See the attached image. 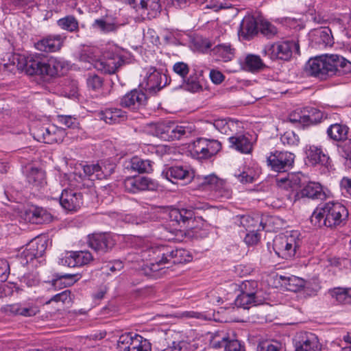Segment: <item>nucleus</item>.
I'll use <instances>...</instances> for the list:
<instances>
[{"mask_svg": "<svg viewBox=\"0 0 351 351\" xmlns=\"http://www.w3.org/2000/svg\"><path fill=\"white\" fill-rule=\"evenodd\" d=\"M307 158L312 165L321 164L326 165L328 163L329 157L323 153L321 148L316 146H310L306 152Z\"/></svg>", "mask_w": 351, "mask_h": 351, "instance_id": "obj_35", "label": "nucleus"}, {"mask_svg": "<svg viewBox=\"0 0 351 351\" xmlns=\"http://www.w3.org/2000/svg\"><path fill=\"white\" fill-rule=\"evenodd\" d=\"M65 63L62 60L51 57L45 61L46 75L55 76L62 73Z\"/></svg>", "mask_w": 351, "mask_h": 351, "instance_id": "obj_41", "label": "nucleus"}, {"mask_svg": "<svg viewBox=\"0 0 351 351\" xmlns=\"http://www.w3.org/2000/svg\"><path fill=\"white\" fill-rule=\"evenodd\" d=\"M66 180L61 181V188L66 186ZM61 192L59 197L62 207L68 211H76L82 204V195L72 189H60L57 190L58 194Z\"/></svg>", "mask_w": 351, "mask_h": 351, "instance_id": "obj_11", "label": "nucleus"}, {"mask_svg": "<svg viewBox=\"0 0 351 351\" xmlns=\"http://www.w3.org/2000/svg\"><path fill=\"white\" fill-rule=\"evenodd\" d=\"M295 198L300 199L307 197L312 199H324L326 195L323 190L322 185L315 182H309L295 194Z\"/></svg>", "mask_w": 351, "mask_h": 351, "instance_id": "obj_24", "label": "nucleus"}, {"mask_svg": "<svg viewBox=\"0 0 351 351\" xmlns=\"http://www.w3.org/2000/svg\"><path fill=\"white\" fill-rule=\"evenodd\" d=\"M213 126L221 134H228L230 131V125H233V122L228 121L226 119H215L213 123Z\"/></svg>", "mask_w": 351, "mask_h": 351, "instance_id": "obj_55", "label": "nucleus"}, {"mask_svg": "<svg viewBox=\"0 0 351 351\" xmlns=\"http://www.w3.org/2000/svg\"><path fill=\"white\" fill-rule=\"evenodd\" d=\"M213 53L223 62L230 61L234 56V49L228 43L217 45L213 49Z\"/></svg>", "mask_w": 351, "mask_h": 351, "instance_id": "obj_36", "label": "nucleus"}, {"mask_svg": "<svg viewBox=\"0 0 351 351\" xmlns=\"http://www.w3.org/2000/svg\"><path fill=\"white\" fill-rule=\"evenodd\" d=\"M242 293L249 295L253 297H258L257 294V282L255 281L243 282L241 286Z\"/></svg>", "mask_w": 351, "mask_h": 351, "instance_id": "obj_54", "label": "nucleus"}, {"mask_svg": "<svg viewBox=\"0 0 351 351\" xmlns=\"http://www.w3.org/2000/svg\"><path fill=\"white\" fill-rule=\"evenodd\" d=\"M142 16L148 19L156 17L161 11L160 0H140L139 4L132 5Z\"/></svg>", "mask_w": 351, "mask_h": 351, "instance_id": "obj_25", "label": "nucleus"}, {"mask_svg": "<svg viewBox=\"0 0 351 351\" xmlns=\"http://www.w3.org/2000/svg\"><path fill=\"white\" fill-rule=\"evenodd\" d=\"M167 246L154 245L149 241H143L140 256L143 261H146V266L152 271H157L165 267Z\"/></svg>", "mask_w": 351, "mask_h": 351, "instance_id": "obj_3", "label": "nucleus"}, {"mask_svg": "<svg viewBox=\"0 0 351 351\" xmlns=\"http://www.w3.org/2000/svg\"><path fill=\"white\" fill-rule=\"evenodd\" d=\"M75 276V275L64 274L59 278L54 280L53 284L56 287L60 285H64V287H69L77 281V280L74 279Z\"/></svg>", "mask_w": 351, "mask_h": 351, "instance_id": "obj_59", "label": "nucleus"}, {"mask_svg": "<svg viewBox=\"0 0 351 351\" xmlns=\"http://www.w3.org/2000/svg\"><path fill=\"white\" fill-rule=\"evenodd\" d=\"M235 305L237 307L243 308L245 309L250 308L251 306H256L261 303V300L258 297H253L241 293L235 299Z\"/></svg>", "mask_w": 351, "mask_h": 351, "instance_id": "obj_44", "label": "nucleus"}, {"mask_svg": "<svg viewBox=\"0 0 351 351\" xmlns=\"http://www.w3.org/2000/svg\"><path fill=\"white\" fill-rule=\"evenodd\" d=\"M119 26L120 25L114 19L108 16L95 19L92 24L94 29L103 34L116 32Z\"/></svg>", "mask_w": 351, "mask_h": 351, "instance_id": "obj_32", "label": "nucleus"}, {"mask_svg": "<svg viewBox=\"0 0 351 351\" xmlns=\"http://www.w3.org/2000/svg\"><path fill=\"white\" fill-rule=\"evenodd\" d=\"M93 261V255L88 251H77L66 253L61 259V263L69 267H74L88 265Z\"/></svg>", "mask_w": 351, "mask_h": 351, "instance_id": "obj_22", "label": "nucleus"}, {"mask_svg": "<svg viewBox=\"0 0 351 351\" xmlns=\"http://www.w3.org/2000/svg\"><path fill=\"white\" fill-rule=\"evenodd\" d=\"M323 112L314 108H304L303 117L306 119V125L316 124L321 121L323 118Z\"/></svg>", "mask_w": 351, "mask_h": 351, "instance_id": "obj_46", "label": "nucleus"}, {"mask_svg": "<svg viewBox=\"0 0 351 351\" xmlns=\"http://www.w3.org/2000/svg\"><path fill=\"white\" fill-rule=\"evenodd\" d=\"M293 53L299 54V44L295 41H280L264 46L263 53L271 60H289Z\"/></svg>", "mask_w": 351, "mask_h": 351, "instance_id": "obj_4", "label": "nucleus"}, {"mask_svg": "<svg viewBox=\"0 0 351 351\" xmlns=\"http://www.w3.org/2000/svg\"><path fill=\"white\" fill-rule=\"evenodd\" d=\"M123 62L121 56L117 53H106L102 58L95 63V68L105 73H114Z\"/></svg>", "mask_w": 351, "mask_h": 351, "instance_id": "obj_21", "label": "nucleus"}, {"mask_svg": "<svg viewBox=\"0 0 351 351\" xmlns=\"http://www.w3.org/2000/svg\"><path fill=\"white\" fill-rule=\"evenodd\" d=\"M138 184L139 191H155L158 188V183L154 180L145 177V176H138Z\"/></svg>", "mask_w": 351, "mask_h": 351, "instance_id": "obj_52", "label": "nucleus"}, {"mask_svg": "<svg viewBox=\"0 0 351 351\" xmlns=\"http://www.w3.org/2000/svg\"><path fill=\"white\" fill-rule=\"evenodd\" d=\"M88 245L98 253H106L114 245L112 237L104 233L93 234L88 237Z\"/></svg>", "mask_w": 351, "mask_h": 351, "instance_id": "obj_20", "label": "nucleus"}, {"mask_svg": "<svg viewBox=\"0 0 351 351\" xmlns=\"http://www.w3.org/2000/svg\"><path fill=\"white\" fill-rule=\"evenodd\" d=\"M193 180L204 190L214 191L219 196L226 199H229L232 196V191L225 182L215 174L197 176L194 175Z\"/></svg>", "mask_w": 351, "mask_h": 351, "instance_id": "obj_7", "label": "nucleus"}, {"mask_svg": "<svg viewBox=\"0 0 351 351\" xmlns=\"http://www.w3.org/2000/svg\"><path fill=\"white\" fill-rule=\"evenodd\" d=\"M97 50L93 48L86 47L83 49L79 54L80 62L88 63L95 67V63L98 61Z\"/></svg>", "mask_w": 351, "mask_h": 351, "instance_id": "obj_48", "label": "nucleus"}, {"mask_svg": "<svg viewBox=\"0 0 351 351\" xmlns=\"http://www.w3.org/2000/svg\"><path fill=\"white\" fill-rule=\"evenodd\" d=\"M311 40L313 47L322 48L331 46L333 43L331 30L327 27L315 29L311 34Z\"/></svg>", "mask_w": 351, "mask_h": 351, "instance_id": "obj_28", "label": "nucleus"}, {"mask_svg": "<svg viewBox=\"0 0 351 351\" xmlns=\"http://www.w3.org/2000/svg\"><path fill=\"white\" fill-rule=\"evenodd\" d=\"M326 227L332 228L341 225L348 217L346 208L339 202H328L324 204Z\"/></svg>", "mask_w": 351, "mask_h": 351, "instance_id": "obj_12", "label": "nucleus"}, {"mask_svg": "<svg viewBox=\"0 0 351 351\" xmlns=\"http://www.w3.org/2000/svg\"><path fill=\"white\" fill-rule=\"evenodd\" d=\"M280 141L284 145L296 146L300 142V138L293 131L289 130L281 136Z\"/></svg>", "mask_w": 351, "mask_h": 351, "instance_id": "obj_53", "label": "nucleus"}, {"mask_svg": "<svg viewBox=\"0 0 351 351\" xmlns=\"http://www.w3.org/2000/svg\"><path fill=\"white\" fill-rule=\"evenodd\" d=\"M167 253L166 254V264H180L189 262L191 260V256L189 252L183 249L173 250L167 246Z\"/></svg>", "mask_w": 351, "mask_h": 351, "instance_id": "obj_31", "label": "nucleus"}, {"mask_svg": "<svg viewBox=\"0 0 351 351\" xmlns=\"http://www.w3.org/2000/svg\"><path fill=\"white\" fill-rule=\"evenodd\" d=\"M234 223L238 226L245 228L246 231L265 228L263 219L258 215L255 216L237 215L234 217Z\"/></svg>", "mask_w": 351, "mask_h": 351, "instance_id": "obj_27", "label": "nucleus"}, {"mask_svg": "<svg viewBox=\"0 0 351 351\" xmlns=\"http://www.w3.org/2000/svg\"><path fill=\"white\" fill-rule=\"evenodd\" d=\"M141 77V86L150 93L160 90L166 84V82H163V78L166 79L165 75H163L154 66L144 68L142 70Z\"/></svg>", "mask_w": 351, "mask_h": 351, "instance_id": "obj_9", "label": "nucleus"}, {"mask_svg": "<svg viewBox=\"0 0 351 351\" xmlns=\"http://www.w3.org/2000/svg\"><path fill=\"white\" fill-rule=\"evenodd\" d=\"M1 311L8 315H19L25 317H34L40 313L38 305L32 301L6 304Z\"/></svg>", "mask_w": 351, "mask_h": 351, "instance_id": "obj_15", "label": "nucleus"}, {"mask_svg": "<svg viewBox=\"0 0 351 351\" xmlns=\"http://www.w3.org/2000/svg\"><path fill=\"white\" fill-rule=\"evenodd\" d=\"M127 168L139 173H150L153 171L152 162L151 160H144L137 156L130 159Z\"/></svg>", "mask_w": 351, "mask_h": 351, "instance_id": "obj_34", "label": "nucleus"}, {"mask_svg": "<svg viewBox=\"0 0 351 351\" xmlns=\"http://www.w3.org/2000/svg\"><path fill=\"white\" fill-rule=\"evenodd\" d=\"M182 86L185 90L191 93H197L202 90V86L196 75H190L187 80H184Z\"/></svg>", "mask_w": 351, "mask_h": 351, "instance_id": "obj_50", "label": "nucleus"}, {"mask_svg": "<svg viewBox=\"0 0 351 351\" xmlns=\"http://www.w3.org/2000/svg\"><path fill=\"white\" fill-rule=\"evenodd\" d=\"M264 67L265 64L258 56L249 54L245 57L243 64L244 69L254 72L259 71Z\"/></svg>", "mask_w": 351, "mask_h": 351, "instance_id": "obj_45", "label": "nucleus"}, {"mask_svg": "<svg viewBox=\"0 0 351 351\" xmlns=\"http://www.w3.org/2000/svg\"><path fill=\"white\" fill-rule=\"evenodd\" d=\"M58 25L62 29L73 32L78 30L79 25L77 19L73 16H66L58 21Z\"/></svg>", "mask_w": 351, "mask_h": 351, "instance_id": "obj_47", "label": "nucleus"}, {"mask_svg": "<svg viewBox=\"0 0 351 351\" xmlns=\"http://www.w3.org/2000/svg\"><path fill=\"white\" fill-rule=\"evenodd\" d=\"M27 180L34 187L39 188L45 183V173L37 168L31 167L27 173Z\"/></svg>", "mask_w": 351, "mask_h": 351, "instance_id": "obj_40", "label": "nucleus"}, {"mask_svg": "<svg viewBox=\"0 0 351 351\" xmlns=\"http://www.w3.org/2000/svg\"><path fill=\"white\" fill-rule=\"evenodd\" d=\"M18 63L16 66L18 69L25 71L29 75H45V61L40 57L35 55H30L27 58L17 55L15 58Z\"/></svg>", "mask_w": 351, "mask_h": 351, "instance_id": "obj_10", "label": "nucleus"}, {"mask_svg": "<svg viewBox=\"0 0 351 351\" xmlns=\"http://www.w3.org/2000/svg\"><path fill=\"white\" fill-rule=\"evenodd\" d=\"M194 213L189 209H173L169 213L171 219L181 225V227H189L185 234L189 238H202L204 234L202 230L197 227H193L194 223Z\"/></svg>", "mask_w": 351, "mask_h": 351, "instance_id": "obj_5", "label": "nucleus"}, {"mask_svg": "<svg viewBox=\"0 0 351 351\" xmlns=\"http://www.w3.org/2000/svg\"><path fill=\"white\" fill-rule=\"evenodd\" d=\"M328 294L338 304H351V288L335 287Z\"/></svg>", "mask_w": 351, "mask_h": 351, "instance_id": "obj_33", "label": "nucleus"}, {"mask_svg": "<svg viewBox=\"0 0 351 351\" xmlns=\"http://www.w3.org/2000/svg\"><path fill=\"white\" fill-rule=\"evenodd\" d=\"M260 29L263 34L268 37L273 36L277 33L276 27L267 21H261Z\"/></svg>", "mask_w": 351, "mask_h": 351, "instance_id": "obj_57", "label": "nucleus"}, {"mask_svg": "<svg viewBox=\"0 0 351 351\" xmlns=\"http://www.w3.org/2000/svg\"><path fill=\"white\" fill-rule=\"evenodd\" d=\"M240 32L245 37L252 36L258 32V23L251 16L244 17L241 23Z\"/></svg>", "mask_w": 351, "mask_h": 351, "instance_id": "obj_38", "label": "nucleus"}, {"mask_svg": "<svg viewBox=\"0 0 351 351\" xmlns=\"http://www.w3.org/2000/svg\"><path fill=\"white\" fill-rule=\"evenodd\" d=\"M300 245L299 233L291 231L277 235L273 240L272 247L279 258L289 260L295 256Z\"/></svg>", "mask_w": 351, "mask_h": 351, "instance_id": "obj_2", "label": "nucleus"}, {"mask_svg": "<svg viewBox=\"0 0 351 351\" xmlns=\"http://www.w3.org/2000/svg\"><path fill=\"white\" fill-rule=\"evenodd\" d=\"M295 351H320L322 346L317 337L306 330L297 332L295 339Z\"/></svg>", "mask_w": 351, "mask_h": 351, "instance_id": "obj_17", "label": "nucleus"}, {"mask_svg": "<svg viewBox=\"0 0 351 351\" xmlns=\"http://www.w3.org/2000/svg\"><path fill=\"white\" fill-rule=\"evenodd\" d=\"M221 149V144L217 140L199 138L192 146V151L199 158H209L217 154Z\"/></svg>", "mask_w": 351, "mask_h": 351, "instance_id": "obj_14", "label": "nucleus"}, {"mask_svg": "<svg viewBox=\"0 0 351 351\" xmlns=\"http://www.w3.org/2000/svg\"><path fill=\"white\" fill-rule=\"evenodd\" d=\"M348 132V128L342 124H332L327 129L328 136L332 140L339 141L346 139Z\"/></svg>", "mask_w": 351, "mask_h": 351, "instance_id": "obj_39", "label": "nucleus"}, {"mask_svg": "<svg viewBox=\"0 0 351 351\" xmlns=\"http://www.w3.org/2000/svg\"><path fill=\"white\" fill-rule=\"evenodd\" d=\"M161 175L171 182L178 180L190 182L194 178V171L186 165H174L166 167Z\"/></svg>", "mask_w": 351, "mask_h": 351, "instance_id": "obj_18", "label": "nucleus"}, {"mask_svg": "<svg viewBox=\"0 0 351 351\" xmlns=\"http://www.w3.org/2000/svg\"><path fill=\"white\" fill-rule=\"evenodd\" d=\"M125 189L130 193H135L139 191L137 177H128L123 182Z\"/></svg>", "mask_w": 351, "mask_h": 351, "instance_id": "obj_60", "label": "nucleus"}, {"mask_svg": "<svg viewBox=\"0 0 351 351\" xmlns=\"http://www.w3.org/2000/svg\"><path fill=\"white\" fill-rule=\"evenodd\" d=\"M333 58L335 59V75H343L351 72V62L344 58L343 56L334 54Z\"/></svg>", "mask_w": 351, "mask_h": 351, "instance_id": "obj_42", "label": "nucleus"}, {"mask_svg": "<svg viewBox=\"0 0 351 351\" xmlns=\"http://www.w3.org/2000/svg\"><path fill=\"white\" fill-rule=\"evenodd\" d=\"M146 101L147 97L143 91L134 89L121 99L120 104L124 108L137 110L144 106Z\"/></svg>", "mask_w": 351, "mask_h": 351, "instance_id": "obj_23", "label": "nucleus"}, {"mask_svg": "<svg viewBox=\"0 0 351 351\" xmlns=\"http://www.w3.org/2000/svg\"><path fill=\"white\" fill-rule=\"evenodd\" d=\"M119 351H151V344L145 338L134 332H127L117 341Z\"/></svg>", "mask_w": 351, "mask_h": 351, "instance_id": "obj_6", "label": "nucleus"}, {"mask_svg": "<svg viewBox=\"0 0 351 351\" xmlns=\"http://www.w3.org/2000/svg\"><path fill=\"white\" fill-rule=\"evenodd\" d=\"M149 131L162 140L173 141L189 138L195 132V128L191 124H180L175 121H166L150 123Z\"/></svg>", "mask_w": 351, "mask_h": 351, "instance_id": "obj_1", "label": "nucleus"}, {"mask_svg": "<svg viewBox=\"0 0 351 351\" xmlns=\"http://www.w3.org/2000/svg\"><path fill=\"white\" fill-rule=\"evenodd\" d=\"M333 56L334 54L323 55L326 77L335 75V69L334 63L335 59L333 58Z\"/></svg>", "mask_w": 351, "mask_h": 351, "instance_id": "obj_56", "label": "nucleus"}, {"mask_svg": "<svg viewBox=\"0 0 351 351\" xmlns=\"http://www.w3.org/2000/svg\"><path fill=\"white\" fill-rule=\"evenodd\" d=\"M230 147L243 153L249 154L252 149V144L247 136L243 134H237L228 138Z\"/></svg>", "mask_w": 351, "mask_h": 351, "instance_id": "obj_30", "label": "nucleus"}, {"mask_svg": "<svg viewBox=\"0 0 351 351\" xmlns=\"http://www.w3.org/2000/svg\"><path fill=\"white\" fill-rule=\"evenodd\" d=\"M173 71L182 79H184L189 72V67L185 62H178L173 64Z\"/></svg>", "mask_w": 351, "mask_h": 351, "instance_id": "obj_61", "label": "nucleus"}, {"mask_svg": "<svg viewBox=\"0 0 351 351\" xmlns=\"http://www.w3.org/2000/svg\"><path fill=\"white\" fill-rule=\"evenodd\" d=\"M306 69L312 76L326 77L323 55L310 58L306 64Z\"/></svg>", "mask_w": 351, "mask_h": 351, "instance_id": "obj_29", "label": "nucleus"}, {"mask_svg": "<svg viewBox=\"0 0 351 351\" xmlns=\"http://www.w3.org/2000/svg\"><path fill=\"white\" fill-rule=\"evenodd\" d=\"M210 345L215 348L224 347V351H245L244 346L239 340L221 335L218 331L211 335Z\"/></svg>", "mask_w": 351, "mask_h": 351, "instance_id": "obj_19", "label": "nucleus"}, {"mask_svg": "<svg viewBox=\"0 0 351 351\" xmlns=\"http://www.w3.org/2000/svg\"><path fill=\"white\" fill-rule=\"evenodd\" d=\"M295 155L287 151L274 150L267 157V165L274 171L285 172L293 166Z\"/></svg>", "mask_w": 351, "mask_h": 351, "instance_id": "obj_8", "label": "nucleus"}, {"mask_svg": "<svg viewBox=\"0 0 351 351\" xmlns=\"http://www.w3.org/2000/svg\"><path fill=\"white\" fill-rule=\"evenodd\" d=\"M52 216L43 208H36L32 211V220L35 223H48L51 221Z\"/></svg>", "mask_w": 351, "mask_h": 351, "instance_id": "obj_49", "label": "nucleus"}, {"mask_svg": "<svg viewBox=\"0 0 351 351\" xmlns=\"http://www.w3.org/2000/svg\"><path fill=\"white\" fill-rule=\"evenodd\" d=\"M33 134L38 141L51 144L62 141L65 131L54 125H49L35 128Z\"/></svg>", "mask_w": 351, "mask_h": 351, "instance_id": "obj_13", "label": "nucleus"}, {"mask_svg": "<svg viewBox=\"0 0 351 351\" xmlns=\"http://www.w3.org/2000/svg\"><path fill=\"white\" fill-rule=\"evenodd\" d=\"M261 230H247V233L246 234L244 241L248 245H254L258 243L260 239V235L258 233V231Z\"/></svg>", "mask_w": 351, "mask_h": 351, "instance_id": "obj_63", "label": "nucleus"}, {"mask_svg": "<svg viewBox=\"0 0 351 351\" xmlns=\"http://www.w3.org/2000/svg\"><path fill=\"white\" fill-rule=\"evenodd\" d=\"M65 37L62 35L49 36L38 41L36 48L45 52H56L61 49Z\"/></svg>", "mask_w": 351, "mask_h": 351, "instance_id": "obj_26", "label": "nucleus"}, {"mask_svg": "<svg viewBox=\"0 0 351 351\" xmlns=\"http://www.w3.org/2000/svg\"><path fill=\"white\" fill-rule=\"evenodd\" d=\"M36 258L41 257L47 248V243L43 238H35L32 240L26 246Z\"/></svg>", "mask_w": 351, "mask_h": 351, "instance_id": "obj_43", "label": "nucleus"}, {"mask_svg": "<svg viewBox=\"0 0 351 351\" xmlns=\"http://www.w3.org/2000/svg\"><path fill=\"white\" fill-rule=\"evenodd\" d=\"M71 292L69 290H65L60 293L56 294L51 298L46 304H50L51 302H59L62 304L69 303L71 301Z\"/></svg>", "mask_w": 351, "mask_h": 351, "instance_id": "obj_58", "label": "nucleus"}, {"mask_svg": "<svg viewBox=\"0 0 351 351\" xmlns=\"http://www.w3.org/2000/svg\"><path fill=\"white\" fill-rule=\"evenodd\" d=\"M300 178L299 175H289L288 178L280 179L279 182L285 183V186H289L293 189H296L300 184Z\"/></svg>", "mask_w": 351, "mask_h": 351, "instance_id": "obj_64", "label": "nucleus"}, {"mask_svg": "<svg viewBox=\"0 0 351 351\" xmlns=\"http://www.w3.org/2000/svg\"><path fill=\"white\" fill-rule=\"evenodd\" d=\"M324 205L321 207H317L313 213L311 217V223L317 227L326 226L325 223L326 213Z\"/></svg>", "mask_w": 351, "mask_h": 351, "instance_id": "obj_51", "label": "nucleus"}, {"mask_svg": "<svg viewBox=\"0 0 351 351\" xmlns=\"http://www.w3.org/2000/svg\"><path fill=\"white\" fill-rule=\"evenodd\" d=\"M84 171V176L82 175H77L73 173L71 175L77 182H80L83 180V178H86L89 180H102L106 178L112 173L113 168L112 167L107 168L102 167L99 164L86 165L82 167Z\"/></svg>", "mask_w": 351, "mask_h": 351, "instance_id": "obj_16", "label": "nucleus"}, {"mask_svg": "<svg viewBox=\"0 0 351 351\" xmlns=\"http://www.w3.org/2000/svg\"><path fill=\"white\" fill-rule=\"evenodd\" d=\"M87 86L93 90H98L102 86L103 82L97 75H89L86 80Z\"/></svg>", "mask_w": 351, "mask_h": 351, "instance_id": "obj_62", "label": "nucleus"}, {"mask_svg": "<svg viewBox=\"0 0 351 351\" xmlns=\"http://www.w3.org/2000/svg\"><path fill=\"white\" fill-rule=\"evenodd\" d=\"M124 117L125 112L118 108L106 109L99 112V117L108 124L118 123Z\"/></svg>", "mask_w": 351, "mask_h": 351, "instance_id": "obj_37", "label": "nucleus"}]
</instances>
